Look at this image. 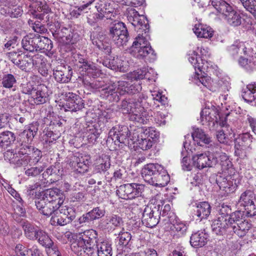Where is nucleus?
Segmentation results:
<instances>
[{
  "instance_id": "28",
  "label": "nucleus",
  "mask_w": 256,
  "mask_h": 256,
  "mask_svg": "<svg viewBox=\"0 0 256 256\" xmlns=\"http://www.w3.org/2000/svg\"><path fill=\"white\" fill-rule=\"evenodd\" d=\"M104 64L109 68L116 71L126 72L128 69L127 62L122 60L118 56L105 60Z\"/></svg>"
},
{
  "instance_id": "55",
  "label": "nucleus",
  "mask_w": 256,
  "mask_h": 256,
  "mask_svg": "<svg viewBox=\"0 0 256 256\" xmlns=\"http://www.w3.org/2000/svg\"><path fill=\"white\" fill-rule=\"evenodd\" d=\"M140 134L144 135V137H146L150 140H152L153 143L156 141L159 138V132H156L153 128H142L140 130Z\"/></svg>"
},
{
  "instance_id": "6",
  "label": "nucleus",
  "mask_w": 256,
  "mask_h": 256,
  "mask_svg": "<svg viewBox=\"0 0 256 256\" xmlns=\"http://www.w3.org/2000/svg\"><path fill=\"white\" fill-rule=\"evenodd\" d=\"M162 208L160 204H150L146 206L142 218V224L148 228L156 226L160 222Z\"/></svg>"
},
{
  "instance_id": "20",
  "label": "nucleus",
  "mask_w": 256,
  "mask_h": 256,
  "mask_svg": "<svg viewBox=\"0 0 256 256\" xmlns=\"http://www.w3.org/2000/svg\"><path fill=\"white\" fill-rule=\"evenodd\" d=\"M75 61L76 64H81L79 66L88 74L95 76L98 70L96 67L90 62H88L84 56L78 53H74L72 55V61Z\"/></svg>"
},
{
  "instance_id": "40",
  "label": "nucleus",
  "mask_w": 256,
  "mask_h": 256,
  "mask_svg": "<svg viewBox=\"0 0 256 256\" xmlns=\"http://www.w3.org/2000/svg\"><path fill=\"white\" fill-rule=\"evenodd\" d=\"M211 212V207L208 202H204L198 204L195 214L198 218L200 220L207 218Z\"/></svg>"
},
{
  "instance_id": "45",
  "label": "nucleus",
  "mask_w": 256,
  "mask_h": 256,
  "mask_svg": "<svg viewBox=\"0 0 256 256\" xmlns=\"http://www.w3.org/2000/svg\"><path fill=\"white\" fill-rule=\"evenodd\" d=\"M242 96L248 102L256 100V82L248 84L246 90L242 92Z\"/></svg>"
},
{
  "instance_id": "51",
  "label": "nucleus",
  "mask_w": 256,
  "mask_h": 256,
  "mask_svg": "<svg viewBox=\"0 0 256 256\" xmlns=\"http://www.w3.org/2000/svg\"><path fill=\"white\" fill-rule=\"evenodd\" d=\"M60 138L58 134L54 133L52 131H47L43 136V144L48 149L50 148V146Z\"/></svg>"
},
{
  "instance_id": "10",
  "label": "nucleus",
  "mask_w": 256,
  "mask_h": 256,
  "mask_svg": "<svg viewBox=\"0 0 256 256\" xmlns=\"http://www.w3.org/2000/svg\"><path fill=\"white\" fill-rule=\"evenodd\" d=\"M85 84L94 89H102V94H104L110 101L118 102L120 100L116 92V84H115L114 85H108L105 84L104 81L94 80L92 82H85Z\"/></svg>"
},
{
  "instance_id": "64",
  "label": "nucleus",
  "mask_w": 256,
  "mask_h": 256,
  "mask_svg": "<svg viewBox=\"0 0 256 256\" xmlns=\"http://www.w3.org/2000/svg\"><path fill=\"white\" fill-rule=\"evenodd\" d=\"M241 2L244 8L252 14L256 13V0H243Z\"/></svg>"
},
{
  "instance_id": "11",
  "label": "nucleus",
  "mask_w": 256,
  "mask_h": 256,
  "mask_svg": "<svg viewBox=\"0 0 256 256\" xmlns=\"http://www.w3.org/2000/svg\"><path fill=\"white\" fill-rule=\"evenodd\" d=\"M114 3L111 0H99L96 2L95 8L98 13L96 14V20L112 19L116 14L112 5Z\"/></svg>"
},
{
  "instance_id": "48",
  "label": "nucleus",
  "mask_w": 256,
  "mask_h": 256,
  "mask_svg": "<svg viewBox=\"0 0 256 256\" xmlns=\"http://www.w3.org/2000/svg\"><path fill=\"white\" fill-rule=\"evenodd\" d=\"M35 240H36L40 244L47 248L54 246L53 242L47 233L41 229L40 230L38 236H36Z\"/></svg>"
},
{
  "instance_id": "37",
  "label": "nucleus",
  "mask_w": 256,
  "mask_h": 256,
  "mask_svg": "<svg viewBox=\"0 0 256 256\" xmlns=\"http://www.w3.org/2000/svg\"><path fill=\"white\" fill-rule=\"evenodd\" d=\"M37 4V9L32 12V14L34 18L43 20L46 15L51 12V8L44 0H40Z\"/></svg>"
},
{
  "instance_id": "63",
  "label": "nucleus",
  "mask_w": 256,
  "mask_h": 256,
  "mask_svg": "<svg viewBox=\"0 0 256 256\" xmlns=\"http://www.w3.org/2000/svg\"><path fill=\"white\" fill-rule=\"evenodd\" d=\"M196 75L197 76H195L194 78L196 80L195 83L198 86H200V85L202 84L204 87L210 88L211 82L210 78L208 76H204L199 77L198 74H197Z\"/></svg>"
},
{
  "instance_id": "29",
  "label": "nucleus",
  "mask_w": 256,
  "mask_h": 256,
  "mask_svg": "<svg viewBox=\"0 0 256 256\" xmlns=\"http://www.w3.org/2000/svg\"><path fill=\"white\" fill-rule=\"evenodd\" d=\"M209 235L205 230H199L192 234L190 243L194 248L202 247L206 244Z\"/></svg>"
},
{
  "instance_id": "35",
  "label": "nucleus",
  "mask_w": 256,
  "mask_h": 256,
  "mask_svg": "<svg viewBox=\"0 0 256 256\" xmlns=\"http://www.w3.org/2000/svg\"><path fill=\"white\" fill-rule=\"evenodd\" d=\"M42 154L40 150L34 148L28 155L22 156V160L23 166H26L28 164L30 166L35 165L38 163L42 158Z\"/></svg>"
},
{
  "instance_id": "41",
  "label": "nucleus",
  "mask_w": 256,
  "mask_h": 256,
  "mask_svg": "<svg viewBox=\"0 0 256 256\" xmlns=\"http://www.w3.org/2000/svg\"><path fill=\"white\" fill-rule=\"evenodd\" d=\"M74 158L73 161L71 162L72 166L78 172L83 173L88 170L90 162L88 158H84L83 156H74Z\"/></svg>"
},
{
  "instance_id": "61",
  "label": "nucleus",
  "mask_w": 256,
  "mask_h": 256,
  "mask_svg": "<svg viewBox=\"0 0 256 256\" xmlns=\"http://www.w3.org/2000/svg\"><path fill=\"white\" fill-rule=\"evenodd\" d=\"M46 166L44 164L36 167H31L25 171V174L28 176L36 177L44 171Z\"/></svg>"
},
{
  "instance_id": "5",
  "label": "nucleus",
  "mask_w": 256,
  "mask_h": 256,
  "mask_svg": "<svg viewBox=\"0 0 256 256\" xmlns=\"http://www.w3.org/2000/svg\"><path fill=\"white\" fill-rule=\"evenodd\" d=\"M109 36L118 47L126 45L129 38L126 25L122 22L118 21H114L110 26Z\"/></svg>"
},
{
  "instance_id": "24",
  "label": "nucleus",
  "mask_w": 256,
  "mask_h": 256,
  "mask_svg": "<svg viewBox=\"0 0 256 256\" xmlns=\"http://www.w3.org/2000/svg\"><path fill=\"white\" fill-rule=\"evenodd\" d=\"M214 233L217 235H224L226 233H231V229L227 221V218L220 216L214 220L212 224Z\"/></svg>"
},
{
  "instance_id": "13",
  "label": "nucleus",
  "mask_w": 256,
  "mask_h": 256,
  "mask_svg": "<svg viewBox=\"0 0 256 256\" xmlns=\"http://www.w3.org/2000/svg\"><path fill=\"white\" fill-rule=\"evenodd\" d=\"M128 129L126 126L114 127L109 132L107 139V142H114L116 145L120 146V144H124L128 141Z\"/></svg>"
},
{
  "instance_id": "14",
  "label": "nucleus",
  "mask_w": 256,
  "mask_h": 256,
  "mask_svg": "<svg viewBox=\"0 0 256 256\" xmlns=\"http://www.w3.org/2000/svg\"><path fill=\"white\" fill-rule=\"evenodd\" d=\"M230 55L235 58L238 56L241 57L242 54L248 56L250 52L251 48L248 43L246 42L236 40L234 43L228 48Z\"/></svg>"
},
{
  "instance_id": "26",
  "label": "nucleus",
  "mask_w": 256,
  "mask_h": 256,
  "mask_svg": "<svg viewBox=\"0 0 256 256\" xmlns=\"http://www.w3.org/2000/svg\"><path fill=\"white\" fill-rule=\"evenodd\" d=\"M252 142V136L249 133L240 135L234 140L235 152L240 155L242 150L249 148Z\"/></svg>"
},
{
  "instance_id": "31",
  "label": "nucleus",
  "mask_w": 256,
  "mask_h": 256,
  "mask_svg": "<svg viewBox=\"0 0 256 256\" xmlns=\"http://www.w3.org/2000/svg\"><path fill=\"white\" fill-rule=\"evenodd\" d=\"M150 117L144 108L140 106H137L136 108L132 111V112L130 115V120L138 123L146 124L148 121Z\"/></svg>"
},
{
  "instance_id": "19",
  "label": "nucleus",
  "mask_w": 256,
  "mask_h": 256,
  "mask_svg": "<svg viewBox=\"0 0 256 256\" xmlns=\"http://www.w3.org/2000/svg\"><path fill=\"white\" fill-rule=\"evenodd\" d=\"M116 84V92L118 97L120 96L124 95L127 93L130 94H133L138 93L142 90L140 84L138 82L134 84L126 82H118Z\"/></svg>"
},
{
  "instance_id": "47",
  "label": "nucleus",
  "mask_w": 256,
  "mask_h": 256,
  "mask_svg": "<svg viewBox=\"0 0 256 256\" xmlns=\"http://www.w3.org/2000/svg\"><path fill=\"white\" fill-rule=\"evenodd\" d=\"M184 148L182 151L181 154L183 156L182 160V168L184 170L189 171L192 168V165L190 164V160L189 157L188 156V150L189 149V144L186 142H184Z\"/></svg>"
},
{
  "instance_id": "53",
  "label": "nucleus",
  "mask_w": 256,
  "mask_h": 256,
  "mask_svg": "<svg viewBox=\"0 0 256 256\" xmlns=\"http://www.w3.org/2000/svg\"><path fill=\"white\" fill-rule=\"evenodd\" d=\"M244 213V212H242L240 210H237L232 212L229 216L228 218H227V221L230 228L234 226H236L243 221L242 220Z\"/></svg>"
},
{
  "instance_id": "43",
  "label": "nucleus",
  "mask_w": 256,
  "mask_h": 256,
  "mask_svg": "<svg viewBox=\"0 0 256 256\" xmlns=\"http://www.w3.org/2000/svg\"><path fill=\"white\" fill-rule=\"evenodd\" d=\"M234 226L232 228L231 232H233L238 236L242 238L248 233L251 227V224L244 220L242 222Z\"/></svg>"
},
{
  "instance_id": "42",
  "label": "nucleus",
  "mask_w": 256,
  "mask_h": 256,
  "mask_svg": "<svg viewBox=\"0 0 256 256\" xmlns=\"http://www.w3.org/2000/svg\"><path fill=\"white\" fill-rule=\"evenodd\" d=\"M188 56L189 61L192 64L195 70L198 68L200 72H202L208 67L205 64L204 60L198 57V53L196 51H192L189 54Z\"/></svg>"
},
{
  "instance_id": "57",
  "label": "nucleus",
  "mask_w": 256,
  "mask_h": 256,
  "mask_svg": "<svg viewBox=\"0 0 256 256\" xmlns=\"http://www.w3.org/2000/svg\"><path fill=\"white\" fill-rule=\"evenodd\" d=\"M92 44L102 51L106 54H110L111 52L112 47L110 42L106 41L100 40H92Z\"/></svg>"
},
{
  "instance_id": "56",
  "label": "nucleus",
  "mask_w": 256,
  "mask_h": 256,
  "mask_svg": "<svg viewBox=\"0 0 256 256\" xmlns=\"http://www.w3.org/2000/svg\"><path fill=\"white\" fill-rule=\"evenodd\" d=\"M136 105L140 104L136 102L134 100H123L121 104V108L124 110V113H128L130 115L136 108Z\"/></svg>"
},
{
  "instance_id": "15",
  "label": "nucleus",
  "mask_w": 256,
  "mask_h": 256,
  "mask_svg": "<svg viewBox=\"0 0 256 256\" xmlns=\"http://www.w3.org/2000/svg\"><path fill=\"white\" fill-rule=\"evenodd\" d=\"M35 205L36 208L42 214L50 216H56L58 214V210L60 204L56 202H52L38 198L35 200Z\"/></svg>"
},
{
  "instance_id": "59",
  "label": "nucleus",
  "mask_w": 256,
  "mask_h": 256,
  "mask_svg": "<svg viewBox=\"0 0 256 256\" xmlns=\"http://www.w3.org/2000/svg\"><path fill=\"white\" fill-rule=\"evenodd\" d=\"M89 212L94 221L103 217L106 214V210L104 207L97 206L94 208Z\"/></svg>"
},
{
  "instance_id": "52",
  "label": "nucleus",
  "mask_w": 256,
  "mask_h": 256,
  "mask_svg": "<svg viewBox=\"0 0 256 256\" xmlns=\"http://www.w3.org/2000/svg\"><path fill=\"white\" fill-rule=\"evenodd\" d=\"M4 157L6 160H8L12 164H14L17 166H23L22 164V156H20L18 152H14L12 151H7L4 154Z\"/></svg>"
},
{
  "instance_id": "1",
  "label": "nucleus",
  "mask_w": 256,
  "mask_h": 256,
  "mask_svg": "<svg viewBox=\"0 0 256 256\" xmlns=\"http://www.w3.org/2000/svg\"><path fill=\"white\" fill-rule=\"evenodd\" d=\"M193 164L199 170L207 167L220 166L223 172H226L232 166L228 156L220 151L206 154H197L192 157Z\"/></svg>"
},
{
  "instance_id": "4",
  "label": "nucleus",
  "mask_w": 256,
  "mask_h": 256,
  "mask_svg": "<svg viewBox=\"0 0 256 256\" xmlns=\"http://www.w3.org/2000/svg\"><path fill=\"white\" fill-rule=\"evenodd\" d=\"M144 180L156 186L163 187L170 181V176L164 168L158 164H148L142 170Z\"/></svg>"
},
{
  "instance_id": "58",
  "label": "nucleus",
  "mask_w": 256,
  "mask_h": 256,
  "mask_svg": "<svg viewBox=\"0 0 256 256\" xmlns=\"http://www.w3.org/2000/svg\"><path fill=\"white\" fill-rule=\"evenodd\" d=\"M153 144L152 140H150L146 137H144V135L142 134H141L140 136H138L137 146L140 148L146 150L150 149Z\"/></svg>"
},
{
  "instance_id": "12",
  "label": "nucleus",
  "mask_w": 256,
  "mask_h": 256,
  "mask_svg": "<svg viewBox=\"0 0 256 256\" xmlns=\"http://www.w3.org/2000/svg\"><path fill=\"white\" fill-rule=\"evenodd\" d=\"M127 18L128 22L139 30H146L149 29V25L146 17L140 14L138 12L133 8L127 9Z\"/></svg>"
},
{
  "instance_id": "21",
  "label": "nucleus",
  "mask_w": 256,
  "mask_h": 256,
  "mask_svg": "<svg viewBox=\"0 0 256 256\" xmlns=\"http://www.w3.org/2000/svg\"><path fill=\"white\" fill-rule=\"evenodd\" d=\"M42 198L39 199L46 201L56 202L58 204H63L64 196L61 190L58 188H50L42 192Z\"/></svg>"
},
{
  "instance_id": "3",
  "label": "nucleus",
  "mask_w": 256,
  "mask_h": 256,
  "mask_svg": "<svg viewBox=\"0 0 256 256\" xmlns=\"http://www.w3.org/2000/svg\"><path fill=\"white\" fill-rule=\"evenodd\" d=\"M149 29L139 30L137 36L130 49L131 54L139 59H144L146 62H153L156 58V54L152 48L148 41Z\"/></svg>"
},
{
  "instance_id": "16",
  "label": "nucleus",
  "mask_w": 256,
  "mask_h": 256,
  "mask_svg": "<svg viewBox=\"0 0 256 256\" xmlns=\"http://www.w3.org/2000/svg\"><path fill=\"white\" fill-rule=\"evenodd\" d=\"M66 101L64 108L66 111L76 112L82 110L84 106L82 98L72 92L66 94Z\"/></svg>"
},
{
  "instance_id": "25",
  "label": "nucleus",
  "mask_w": 256,
  "mask_h": 256,
  "mask_svg": "<svg viewBox=\"0 0 256 256\" xmlns=\"http://www.w3.org/2000/svg\"><path fill=\"white\" fill-rule=\"evenodd\" d=\"M170 229L174 232H176L179 236L186 234L188 230V226L180 220L174 212L170 214L169 222Z\"/></svg>"
},
{
  "instance_id": "38",
  "label": "nucleus",
  "mask_w": 256,
  "mask_h": 256,
  "mask_svg": "<svg viewBox=\"0 0 256 256\" xmlns=\"http://www.w3.org/2000/svg\"><path fill=\"white\" fill-rule=\"evenodd\" d=\"M210 2L216 10L224 16V18L234 10L233 8L224 0H210Z\"/></svg>"
},
{
  "instance_id": "54",
  "label": "nucleus",
  "mask_w": 256,
  "mask_h": 256,
  "mask_svg": "<svg viewBox=\"0 0 256 256\" xmlns=\"http://www.w3.org/2000/svg\"><path fill=\"white\" fill-rule=\"evenodd\" d=\"M224 18L230 26H237L241 24L240 14L234 10L228 14Z\"/></svg>"
},
{
  "instance_id": "8",
  "label": "nucleus",
  "mask_w": 256,
  "mask_h": 256,
  "mask_svg": "<svg viewBox=\"0 0 256 256\" xmlns=\"http://www.w3.org/2000/svg\"><path fill=\"white\" fill-rule=\"evenodd\" d=\"M60 214L58 216H52L50 218V224L52 226H65L72 222L76 218L75 210L72 207L60 204L58 208Z\"/></svg>"
},
{
  "instance_id": "9",
  "label": "nucleus",
  "mask_w": 256,
  "mask_h": 256,
  "mask_svg": "<svg viewBox=\"0 0 256 256\" xmlns=\"http://www.w3.org/2000/svg\"><path fill=\"white\" fill-rule=\"evenodd\" d=\"M238 204L244 208V212L248 217L256 215V200L254 192L251 190H246L241 194Z\"/></svg>"
},
{
  "instance_id": "36",
  "label": "nucleus",
  "mask_w": 256,
  "mask_h": 256,
  "mask_svg": "<svg viewBox=\"0 0 256 256\" xmlns=\"http://www.w3.org/2000/svg\"><path fill=\"white\" fill-rule=\"evenodd\" d=\"M193 30L198 38H210L214 34V31L210 26L202 24H196Z\"/></svg>"
},
{
  "instance_id": "62",
  "label": "nucleus",
  "mask_w": 256,
  "mask_h": 256,
  "mask_svg": "<svg viewBox=\"0 0 256 256\" xmlns=\"http://www.w3.org/2000/svg\"><path fill=\"white\" fill-rule=\"evenodd\" d=\"M23 12L22 6H15L12 8L9 7L7 10V14L12 18H18L20 16Z\"/></svg>"
},
{
  "instance_id": "18",
  "label": "nucleus",
  "mask_w": 256,
  "mask_h": 256,
  "mask_svg": "<svg viewBox=\"0 0 256 256\" xmlns=\"http://www.w3.org/2000/svg\"><path fill=\"white\" fill-rule=\"evenodd\" d=\"M201 121L212 122L213 124L219 123L222 126H224L226 124L225 120L221 122L222 118L219 114V112L214 107L212 108H205L200 112Z\"/></svg>"
},
{
  "instance_id": "34",
  "label": "nucleus",
  "mask_w": 256,
  "mask_h": 256,
  "mask_svg": "<svg viewBox=\"0 0 256 256\" xmlns=\"http://www.w3.org/2000/svg\"><path fill=\"white\" fill-rule=\"evenodd\" d=\"M38 42V34L34 36L30 34L24 36L21 43L22 48L25 50L34 52L37 51Z\"/></svg>"
},
{
  "instance_id": "2",
  "label": "nucleus",
  "mask_w": 256,
  "mask_h": 256,
  "mask_svg": "<svg viewBox=\"0 0 256 256\" xmlns=\"http://www.w3.org/2000/svg\"><path fill=\"white\" fill-rule=\"evenodd\" d=\"M96 230H89L83 234H79L71 244L72 250L78 256H92L96 252V247L100 240Z\"/></svg>"
},
{
  "instance_id": "46",
  "label": "nucleus",
  "mask_w": 256,
  "mask_h": 256,
  "mask_svg": "<svg viewBox=\"0 0 256 256\" xmlns=\"http://www.w3.org/2000/svg\"><path fill=\"white\" fill-rule=\"evenodd\" d=\"M16 140L15 134L9 130L0 133V146H9L14 143Z\"/></svg>"
},
{
  "instance_id": "33",
  "label": "nucleus",
  "mask_w": 256,
  "mask_h": 256,
  "mask_svg": "<svg viewBox=\"0 0 256 256\" xmlns=\"http://www.w3.org/2000/svg\"><path fill=\"white\" fill-rule=\"evenodd\" d=\"M191 136L194 142L200 146H204L211 142L210 137L206 134L202 129L198 128L194 129Z\"/></svg>"
},
{
  "instance_id": "32",
  "label": "nucleus",
  "mask_w": 256,
  "mask_h": 256,
  "mask_svg": "<svg viewBox=\"0 0 256 256\" xmlns=\"http://www.w3.org/2000/svg\"><path fill=\"white\" fill-rule=\"evenodd\" d=\"M24 236L28 240H35L40 228L28 221L24 222L22 224Z\"/></svg>"
},
{
  "instance_id": "49",
  "label": "nucleus",
  "mask_w": 256,
  "mask_h": 256,
  "mask_svg": "<svg viewBox=\"0 0 256 256\" xmlns=\"http://www.w3.org/2000/svg\"><path fill=\"white\" fill-rule=\"evenodd\" d=\"M38 41L37 51L44 50L50 52L52 50L53 48L52 42L48 38L40 36L38 34Z\"/></svg>"
},
{
  "instance_id": "50",
  "label": "nucleus",
  "mask_w": 256,
  "mask_h": 256,
  "mask_svg": "<svg viewBox=\"0 0 256 256\" xmlns=\"http://www.w3.org/2000/svg\"><path fill=\"white\" fill-rule=\"evenodd\" d=\"M37 132L38 128L31 126L28 129L24 130L21 132L20 136L21 138L24 139L22 142L30 143L32 140Z\"/></svg>"
},
{
  "instance_id": "30",
  "label": "nucleus",
  "mask_w": 256,
  "mask_h": 256,
  "mask_svg": "<svg viewBox=\"0 0 256 256\" xmlns=\"http://www.w3.org/2000/svg\"><path fill=\"white\" fill-rule=\"evenodd\" d=\"M102 224L104 229L108 231L114 230L121 226L123 224V220L118 215L112 214L106 216Z\"/></svg>"
},
{
  "instance_id": "60",
  "label": "nucleus",
  "mask_w": 256,
  "mask_h": 256,
  "mask_svg": "<svg viewBox=\"0 0 256 256\" xmlns=\"http://www.w3.org/2000/svg\"><path fill=\"white\" fill-rule=\"evenodd\" d=\"M16 82V78L12 74H4L2 78V84L6 88H12Z\"/></svg>"
},
{
  "instance_id": "39",
  "label": "nucleus",
  "mask_w": 256,
  "mask_h": 256,
  "mask_svg": "<svg viewBox=\"0 0 256 256\" xmlns=\"http://www.w3.org/2000/svg\"><path fill=\"white\" fill-rule=\"evenodd\" d=\"M98 256H112L111 244L107 240H100L96 247Z\"/></svg>"
},
{
  "instance_id": "22",
  "label": "nucleus",
  "mask_w": 256,
  "mask_h": 256,
  "mask_svg": "<svg viewBox=\"0 0 256 256\" xmlns=\"http://www.w3.org/2000/svg\"><path fill=\"white\" fill-rule=\"evenodd\" d=\"M72 70L70 66H58L54 69V76L60 83H67L71 79Z\"/></svg>"
},
{
  "instance_id": "27",
  "label": "nucleus",
  "mask_w": 256,
  "mask_h": 256,
  "mask_svg": "<svg viewBox=\"0 0 256 256\" xmlns=\"http://www.w3.org/2000/svg\"><path fill=\"white\" fill-rule=\"evenodd\" d=\"M52 35L62 44H72L74 43V40L72 38V34L67 28H62L55 31Z\"/></svg>"
},
{
  "instance_id": "7",
  "label": "nucleus",
  "mask_w": 256,
  "mask_h": 256,
  "mask_svg": "<svg viewBox=\"0 0 256 256\" xmlns=\"http://www.w3.org/2000/svg\"><path fill=\"white\" fill-rule=\"evenodd\" d=\"M144 186L138 183H128L118 188L116 194L121 198L132 200L142 196Z\"/></svg>"
},
{
  "instance_id": "23",
  "label": "nucleus",
  "mask_w": 256,
  "mask_h": 256,
  "mask_svg": "<svg viewBox=\"0 0 256 256\" xmlns=\"http://www.w3.org/2000/svg\"><path fill=\"white\" fill-rule=\"evenodd\" d=\"M8 54L11 62L22 70H26L27 67L30 66L34 60L32 56L28 54L24 56L22 58H21L22 54L16 52H10Z\"/></svg>"
},
{
  "instance_id": "44",
  "label": "nucleus",
  "mask_w": 256,
  "mask_h": 256,
  "mask_svg": "<svg viewBox=\"0 0 256 256\" xmlns=\"http://www.w3.org/2000/svg\"><path fill=\"white\" fill-rule=\"evenodd\" d=\"M88 140L90 143H94L102 132V130L98 124L88 126L86 129Z\"/></svg>"
},
{
  "instance_id": "17",
  "label": "nucleus",
  "mask_w": 256,
  "mask_h": 256,
  "mask_svg": "<svg viewBox=\"0 0 256 256\" xmlns=\"http://www.w3.org/2000/svg\"><path fill=\"white\" fill-rule=\"evenodd\" d=\"M48 90L44 84H40L34 89L32 96L28 99L32 104H41L47 102L48 100Z\"/></svg>"
}]
</instances>
